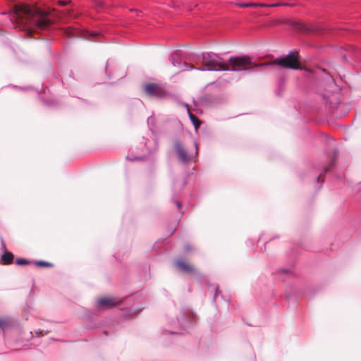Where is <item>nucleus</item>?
<instances>
[{"label": "nucleus", "mask_w": 361, "mask_h": 361, "mask_svg": "<svg viewBox=\"0 0 361 361\" xmlns=\"http://www.w3.org/2000/svg\"><path fill=\"white\" fill-rule=\"evenodd\" d=\"M65 34L68 37H70V38L75 37V34L71 28L66 29L65 30Z\"/></svg>", "instance_id": "nucleus-16"}, {"label": "nucleus", "mask_w": 361, "mask_h": 361, "mask_svg": "<svg viewBox=\"0 0 361 361\" xmlns=\"http://www.w3.org/2000/svg\"><path fill=\"white\" fill-rule=\"evenodd\" d=\"M174 147L182 161L186 162L189 161V157L180 142H176Z\"/></svg>", "instance_id": "nucleus-9"}, {"label": "nucleus", "mask_w": 361, "mask_h": 361, "mask_svg": "<svg viewBox=\"0 0 361 361\" xmlns=\"http://www.w3.org/2000/svg\"><path fill=\"white\" fill-rule=\"evenodd\" d=\"M235 5L239 7L243 8L264 6V5H263V3H236Z\"/></svg>", "instance_id": "nucleus-11"}, {"label": "nucleus", "mask_w": 361, "mask_h": 361, "mask_svg": "<svg viewBox=\"0 0 361 361\" xmlns=\"http://www.w3.org/2000/svg\"><path fill=\"white\" fill-rule=\"evenodd\" d=\"M295 29L302 31V32H315L317 31L316 28L314 27V26L311 25H307L304 24L301 22L296 21L294 24Z\"/></svg>", "instance_id": "nucleus-8"}, {"label": "nucleus", "mask_w": 361, "mask_h": 361, "mask_svg": "<svg viewBox=\"0 0 361 361\" xmlns=\"http://www.w3.org/2000/svg\"><path fill=\"white\" fill-rule=\"evenodd\" d=\"M177 206H178V207H180L181 204H180V203L179 202H177Z\"/></svg>", "instance_id": "nucleus-24"}, {"label": "nucleus", "mask_w": 361, "mask_h": 361, "mask_svg": "<svg viewBox=\"0 0 361 361\" xmlns=\"http://www.w3.org/2000/svg\"><path fill=\"white\" fill-rule=\"evenodd\" d=\"M321 180V176L317 178V180L319 181Z\"/></svg>", "instance_id": "nucleus-25"}, {"label": "nucleus", "mask_w": 361, "mask_h": 361, "mask_svg": "<svg viewBox=\"0 0 361 361\" xmlns=\"http://www.w3.org/2000/svg\"><path fill=\"white\" fill-rule=\"evenodd\" d=\"M196 150H197V145L195 144Z\"/></svg>", "instance_id": "nucleus-26"}, {"label": "nucleus", "mask_w": 361, "mask_h": 361, "mask_svg": "<svg viewBox=\"0 0 361 361\" xmlns=\"http://www.w3.org/2000/svg\"><path fill=\"white\" fill-rule=\"evenodd\" d=\"M189 117H190L191 121L192 122L195 128H197L201 124L199 119L194 114L190 113V111H189Z\"/></svg>", "instance_id": "nucleus-12"}, {"label": "nucleus", "mask_w": 361, "mask_h": 361, "mask_svg": "<svg viewBox=\"0 0 361 361\" xmlns=\"http://www.w3.org/2000/svg\"><path fill=\"white\" fill-rule=\"evenodd\" d=\"M176 265L180 271L185 273L195 274L196 272V269L192 265L183 260L177 259L176 261Z\"/></svg>", "instance_id": "nucleus-6"}, {"label": "nucleus", "mask_w": 361, "mask_h": 361, "mask_svg": "<svg viewBox=\"0 0 361 361\" xmlns=\"http://www.w3.org/2000/svg\"><path fill=\"white\" fill-rule=\"evenodd\" d=\"M69 3V1H59L58 4L61 6H66Z\"/></svg>", "instance_id": "nucleus-23"}, {"label": "nucleus", "mask_w": 361, "mask_h": 361, "mask_svg": "<svg viewBox=\"0 0 361 361\" xmlns=\"http://www.w3.org/2000/svg\"><path fill=\"white\" fill-rule=\"evenodd\" d=\"M228 61L231 66L229 70L233 71L250 70L255 67L267 66V63H256L252 62L248 56L231 57Z\"/></svg>", "instance_id": "nucleus-2"}, {"label": "nucleus", "mask_w": 361, "mask_h": 361, "mask_svg": "<svg viewBox=\"0 0 361 361\" xmlns=\"http://www.w3.org/2000/svg\"><path fill=\"white\" fill-rule=\"evenodd\" d=\"M295 22H296L295 20H288L286 23L293 27Z\"/></svg>", "instance_id": "nucleus-21"}, {"label": "nucleus", "mask_w": 361, "mask_h": 361, "mask_svg": "<svg viewBox=\"0 0 361 361\" xmlns=\"http://www.w3.org/2000/svg\"><path fill=\"white\" fill-rule=\"evenodd\" d=\"M145 92L150 97H161L166 94L165 90L159 85L148 83L144 86Z\"/></svg>", "instance_id": "nucleus-5"}, {"label": "nucleus", "mask_w": 361, "mask_h": 361, "mask_svg": "<svg viewBox=\"0 0 361 361\" xmlns=\"http://www.w3.org/2000/svg\"><path fill=\"white\" fill-rule=\"evenodd\" d=\"M16 263L18 265H26V264H29L30 262L25 259L20 258V259H17V260L16 261Z\"/></svg>", "instance_id": "nucleus-15"}, {"label": "nucleus", "mask_w": 361, "mask_h": 361, "mask_svg": "<svg viewBox=\"0 0 361 361\" xmlns=\"http://www.w3.org/2000/svg\"><path fill=\"white\" fill-rule=\"evenodd\" d=\"M267 63V66L277 65L286 69H302L299 61V54L297 51L290 52L283 57L277 58L275 60Z\"/></svg>", "instance_id": "nucleus-3"}, {"label": "nucleus", "mask_w": 361, "mask_h": 361, "mask_svg": "<svg viewBox=\"0 0 361 361\" xmlns=\"http://www.w3.org/2000/svg\"><path fill=\"white\" fill-rule=\"evenodd\" d=\"M337 152L335 151L334 152V158L332 159L330 164H329V166L328 168L326 169L325 170V172L326 173L329 170H330V168L331 167L332 164H333V162L334 161V159H336L337 158Z\"/></svg>", "instance_id": "nucleus-18"}, {"label": "nucleus", "mask_w": 361, "mask_h": 361, "mask_svg": "<svg viewBox=\"0 0 361 361\" xmlns=\"http://www.w3.org/2000/svg\"><path fill=\"white\" fill-rule=\"evenodd\" d=\"M263 5H264V6H263L264 8H274V7H278V6H293L295 4H289L287 3H276V4H263Z\"/></svg>", "instance_id": "nucleus-13"}, {"label": "nucleus", "mask_w": 361, "mask_h": 361, "mask_svg": "<svg viewBox=\"0 0 361 361\" xmlns=\"http://www.w3.org/2000/svg\"><path fill=\"white\" fill-rule=\"evenodd\" d=\"M99 305L105 307H112L119 304L114 298H102L98 300Z\"/></svg>", "instance_id": "nucleus-7"}, {"label": "nucleus", "mask_w": 361, "mask_h": 361, "mask_svg": "<svg viewBox=\"0 0 361 361\" xmlns=\"http://www.w3.org/2000/svg\"><path fill=\"white\" fill-rule=\"evenodd\" d=\"M95 4V7L97 8H102L104 6V1H99V0H97L95 1L94 2Z\"/></svg>", "instance_id": "nucleus-19"}, {"label": "nucleus", "mask_w": 361, "mask_h": 361, "mask_svg": "<svg viewBox=\"0 0 361 361\" xmlns=\"http://www.w3.org/2000/svg\"><path fill=\"white\" fill-rule=\"evenodd\" d=\"M203 68H197L199 71H229V66L219 60L208 59L204 55L202 56Z\"/></svg>", "instance_id": "nucleus-4"}, {"label": "nucleus", "mask_w": 361, "mask_h": 361, "mask_svg": "<svg viewBox=\"0 0 361 361\" xmlns=\"http://www.w3.org/2000/svg\"><path fill=\"white\" fill-rule=\"evenodd\" d=\"M35 264L37 267H49L51 266V264L47 262H44V261L35 262Z\"/></svg>", "instance_id": "nucleus-14"}, {"label": "nucleus", "mask_w": 361, "mask_h": 361, "mask_svg": "<svg viewBox=\"0 0 361 361\" xmlns=\"http://www.w3.org/2000/svg\"><path fill=\"white\" fill-rule=\"evenodd\" d=\"M185 68L183 69L184 71H186V70H188V69H195V67L194 66V65H192V64H188V63H185Z\"/></svg>", "instance_id": "nucleus-20"}, {"label": "nucleus", "mask_w": 361, "mask_h": 361, "mask_svg": "<svg viewBox=\"0 0 361 361\" xmlns=\"http://www.w3.org/2000/svg\"><path fill=\"white\" fill-rule=\"evenodd\" d=\"M8 326V322L6 319L0 318V328L4 329Z\"/></svg>", "instance_id": "nucleus-17"}, {"label": "nucleus", "mask_w": 361, "mask_h": 361, "mask_svg": "<svg viewBox=\"0 0 361 361\" xmlns=\"http://www.w3.org/2000/svg\"><path fill=\"white\" fill-rule=\"evenodd\" d=\"M295 22H296L295 20H288L286 23L293 27Z\"/></svg>", "instance_id": "nucleus-22"}, {"label": "nucleus", "mask_w": 361, "mask_h": 361, "mask_svg": "<svg viewBox=\"0 0 361 361\" xmlns=\"http://www.w3.org/2000/svg\"><path fill=\"white\" fill-rule=\"evenodd\" d=\"M14 259V255L10 252H6L1 258V262L3 264H11Z\"/></svg>", "instance_id": "nucleus-10"}, {"label": "nucleus", "mask_w": 361, "mask_h": 361, "mask_svg": "<svg viewBox=\"0 0 361 361\" xmlns=\"http://www.w3.org/2000/svg\"><path fill=\"white\" fill-rule=\"evenodd\" d=\"M12 18L19 25H27L39 31L47 29L61 17L54 10L46 11L35 6L20 4L14 6Z\"/></svg>", "instance_id": "nucleus-1"}]
</instances>
